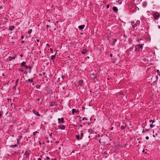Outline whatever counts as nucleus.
I'll return each mask as SVG.
<instances>
[{
    "label": "nucleus",
    "instance_id": "6ab92c4d",
    "mask_svg": "<svg viewBox=\"0 0 160 160\" xmlns=\"http://www.w3.org/2000/svg\"><path fill=\"white\" fill-rule=\"evenodd\" d=\"M32 31V30L31 29H30L29 30L28 32V34L30 35Z\"/></svg>",
    "mask_w": 160,
    "mask_h": 160
},
{
    "label": "nucleus",
    "instance_id": "4d7b16f0",
    "mask_svg": "<svg viewBox=\"0 0 160 160\" xmlns=\"http://www.w3.org/2000/svg\"><path fill=\"white\" fill-rule=\"evenodd\" d=\"M15 57V58L16 57V55H15V57Z\"/></svg>",
    "mask_w": 160,
    "mask_h": 160
},
{
    "label": "nucleus",
    "instance_id": "13d9d810",
    "mask_svg": "<svg viewBox=\"0 0 160 160\" xmlns=\"http://www.w3.org/2000/svg\"><path fill=\"white\" fill-rule=\"evenodd\" d=\"M51 106H52V104H51Z\"/></svg>",
    "mask_w": 160,
    "mask_h": 160
},
{
    "label": "nucleus",
    "instance_id": "f704fd0d",
    "mask_svg": "<svg viewBox=\"0 0 160 160\" xmlns=\"http://www.w3.org/2000/svg\"><path fill=\"white\" fill-rule=\"evenodd\" d=\"M112 56H113V54H110V57H112Z\"/></svg>",
    "mask_w": 160,
    "mask_h": 160
},
{
    "label": "nucleus",
    "instance_id": "2f4dec72",
    "mask_svg": "<svg viewBox=\"0 0 160 160\" xmlns=\"http://www.w3.org/2000/svg\"><path fill=\"white\" fill-rule=\"evenodd\" d=\"M17 146H18V145H17V144H15V145H12V146H13V147H17Z\"/></svg>",
    "mask_w": 160,
    "mask_h": 160
},
{
    "label": "nucleus",
    "instance_id": "603ef678",
    "mask_svg": "<svg viewBox=\"0 0 160 160\" xmlns=\"http://www.w3.org/2000/svg\"><path fill=\"white\" fill-rule=\"evenodd\" d=\"M49 27V25H47V27L48 28V27Z\"/></svg>",
    "mask_w": 160,
    "mask_h": 160
},
{
    "label": "nucleus",
    "instance_id": "5fc2aeb1",
    "mask_svg": "<svg viewBox=\"0 0 160 160\" xmlns=\"http://www.w3.org/2000/svg\"><path fill=\"white\" fill-rule=\"evenodd\" d=\"M1 114H0V118L1 117Z\"/></svg>",
    "mask_w": 160,
    "mask_h": 160
},
{
    "label": "nucleus",
    "instance_id": "0eeeda50",
    "mask_svg": "<svg viewBox=\"0 0 160 160\" xmlns=\"http://www.w3.org/2000/svg\"><path fill=\"white\" fill-rule=\"evenodd\" d=\"M91 76L92 78H93L94 79H96L97 78V77L94 74V73H92L91 74Z\"/></svg>",
    "mask_w": 160,
    "mask_h": 160
},
{
    "label": "nucleus",
    "instance_id": "ea45409f",
    "mask_svg": "<svg viewBox=\"0 0 160 160\" xmlns=\"http://www.w3.org/2000/svg\"><path fill=\"white\" fill-rule=\"evenodd\" d=\"M20 56L21 57H23V55H22V54H20Z\"/></svg>",
    "mask_w": 160,
    "mask_h": 160
},
{
    "label": "nucleus",
    "instance_id": "2eb2a0df",
    "mask_svg": "<svg viewBox=\"0 0 160 160\" xmlns=\"http://www.w3.org/2000/svg\"><path fill=\"white\" fill-rule=\"evenodd\" d=\"M126 128V125H121V128L122 130H124Z\"/></svg>",
    "mask_w": 160,
    "mask_h": 160
},
{
    "label": "nucleus",
    "instance_id": "cd10ccee",
    "mask_svg": "<svg viewBox=\"0 0 160 160\" xmlns=\"http://www.w3.org/2000/svg\"><path fill=\"white\" fill-rule=\"evenodd\" d=\"M141 40V39L140 38H138V42L139 43H140V41Z\"/></svg>",
    "mask_w": 160,
    "mask_h": 160
},
{
    "label": "nucleus",
    "instance_id": "a878e982",
    "mask_svg": "<svg viewBox=\"0 0 160 160\" xmlns=\"http://www.w3.org/2000/svg\"><path fill=\"white\" fill-rule=\"evenodd\" d=\"M50 52H51V53H53V50L52 48H50Z\"/></svg>",
    "mask_w": 160,
    "mask_h": 160
},
{
    "label": "nucleus",
    "instance_id": "3c124183",
    "mask_svg": "<svg viewBox=\"0 0 160 160\" xmlns=\"http://www.w3.org/2000/svg\"><path fill=\"white\" fill-rule=\"evenodd\" d=\"M99 142L100 143H101V141H100V140H99Z\"/></svg>",
    "mask_w": 160,
    "mask_h": 160
},
{
    "label": "nucleus",
    "instance_id": "a19ab883",
    "mask_svg": "<svg viewBox=\"0 0 160 160\" xmlns=\"http://www.w3.org/2000/svg\"><path fill=\"white\" fill-rule=\"evenodd\" d=\"M109 5H108L107 6V8H109Z\"/></svg>",
    "mask_w": 160,
    "mask_h": 160
},
{
    "label": "nucleus",
    "instance_id": "1a4fd4ad",
    "mask_svg": "<svg viewBox=\"0 0 160 160\" xmlns=\"http://www.w3.org/2000/svg\"><path fill=\"white\" fill-rule=\"evenodd\" d=\"M136 48H143V46L142 44H139L136 45Z\"/></svg>",
    "mask_w": 160,
    "mask_h": 160
},
{
    "label": "nucleus",
    "instance_id": "7ed1b4c3",
    "mask_svg": "<svg viewBox=\"0 0 160 160\" xmlns=\"http://www.w3.org/2000/svg\"><path fill=\"white\" fill-rule=\"evenodd\" d=\"M58 128L61 130H64L65 129V126L64 125H59L58 126Z\"/></svg>",
    "mask_w": 160,
    "mask_h": 160
},
{
    "label": "nucleus",
    "instance_id": "39448f33",
    "mask_svg": "<svg viewBox=\"0 0 160 160\" xmlns=\"http://www.w3.org/2000/svg\"><path fill=\"white\" fill-rule=\"evenodd\" d=\"M88 131L90 134H93L94 133V132L92 129H89Z\"/></svg>",
    "mask_w": 160,
    "mask_h": 160
},
{
    "label": "nucleus",
    "instance_id": "de8ad7c7",
    "mask_svg": "<svg viewBox=\"0 0 160 160\" xmlns=\"http://www.w3.org/2000/svg\"><path fill=\"white\" fill-rule=\"evenodd\" d=\"M37 41L38 42H39V40H37Z\"/></svg>",
    "mask_w": 160,
    "mask_h": 160
},
{
    "label": "nucleus",
    "instance_id": "ddd939ff",
    "mask_svg": "<svg viewBox=\"0 0 160 160\" xmlns=\"http://www.w3.org/2000/svg\"><path fill=\"white\" fill-rule=\"evenodd\" d=\"M83 81L82 80H80L79 81V84L80 85L82 86V85Z\"/></svg>",
    "mask_w": 160,
    "mask_h": 160
},
{
    "label": "nucleus",
    "instance_id": "aec40b11",
    "mask_svg": "<svg viewBox=\"0 0 160 160\" xmlns=\"http://www.w3.org/2000/svg\"><path fill=\"white\" fill-rule=\"evenodd\" d=\"M25 62H23L21 63V65L22 66H24L25 67Z\"/></svg>",
    "mask_w": 160,
    "mask_h": 160
},
{
    "label": "nucleus",
    "instance_id": "412c9836",
    "mask_svg": "<svg viewBox=\"0 0 160 160\" xmlns=\"http://www.w3.org/2000/svg\"><path fill=\"white\" fill-rule=\"evenodd\" d=\"M149 129H144L142 131V133H144L145 132L148 131Z\"/></svg>",
    "mask_w": 160,
    "mask_h": 160
},
{
    "label": "nucleus",
    "instance_id": "09e8293b",
    "mask_svg": "<svg viewBox=\"0 0 160 160\" xmlns=\"http://www.w3.org/2000/svg\"><path fill=\"white\" fill-rule=\"evenodd\" d=\"M12 105H13V103H11V106H12Z\"/></svg>",
    "mask_w": 160,
    "mask_h": 160
},
{
    "label": "nucleus",
    "instance_id": "49530a36",
    "mask_svg": "<svg viewBox=\"0 0 160 160\" xmlns=\"http://www.w3.org/2000/svg\"><path fill=\"white\" fill-rule=\"evenodd\" d=\"M7 155L8 156H10V155L9 154H7Z\"/></svg>",
    "mask_w": 160,
    "mask_h": 160
},
{
    "label": "nucleus",
    "instance_id": "f03ea898",
    "mask_svg": "<svg viewBox=\"0 0 160 160\" xmlns=\"http://www.w3.org/2000/svg\"><path fill=\"white\" fill-rule=\"evenodd\" d=\"M58 123H64V119L63 118H58Z\"/></svg>",
    "mask_w": 160,
    "mask_h": 160
},
{
    "label": "nucleus",
    "instance_id": "4be33fe9",
    "mask_svg": "<svg viewBox=\"0 0 160 160\" xmlns=\"http://www.w3.org/2000/svg\"><path fill=\"white\" fill-rule=\"evenodd\" d=\"M88 120V119L87 118H86L85 117H83L82 118V121H84V120H85L86 121H87V120Z\"/></svg>",
    "mask_w": 160,
    "mask_h": 160
},
{
    "label": "nucleus",
    "instance_id": "79ce46f5",
    "mask_svg": "<svg viewBox=\"0 0 160 160\" xmlns=\"http://www.w3.org/2000/svg\"><path fill=\"white\" fill-rule=\"evenodd\" d=\"M158 28L159 29H160V26L158 25Z\"/></svg>",
    "mask_w": 160,
    "mask_h": 160
},
{
    "label": "nucleus",
    "instance_id": "a211bd4d",
    "mask_svg": "<svg viewBox=\"0 0 160 160\" xmlns=\"http://www.w3.org/2000/svg\"><path fill=\"white\" fill-rule=\"evenodd\" d=\"M15 58V57H9V61H11L13 59H14Z\"/></svg>",
    "mask_w": 160,
    "mask_h": 160
},
{
    "label": "nucleus",
    "instance_id": "e433bc0d",
    "mask_svg": "<svg viewBox=\"0 0 160 160\" xmlns=\"http://www.w3.org/2000/svg\"><path fill=\"white\" fill-rule=\"evenodd\" d=\"M46 46H47V47H49V44H46Z\"/></svg>",
    "mask_w": 160,
    "mask_h": 160
},
{
    "label": "nucleus",
    "instance_id": "7c9ffc66",
    "mask_svg": "<svg viewBox=\"0 0 160 160\" xmlns=\"http://www.w3.org/2000/svg\"><path fill=\"white\" fill-rule=\"evenodd\" d=\"M19 142V140L18 138H17V144H18Z\"/></svg>",
    "mask_w": 160,
    "mask_h": 160
},
{
    "label": "nucleus",
    "instance_id": "f3484780",
    "mask_svg": "<svg viewBox=\"0 0 160 160\" xmlns=\"http://www.w3.org/2000/svg\"><path fill=\"white\" fill-rule=\"evenodd\" d=\"M72 114L74 115L75 112H76V110L75 109H72Z\"/></svg>",
    "mask_w": 160,
    "mask_h": 160
},
{
    "label": "nucleus",
    "instance_id": "58836bf2",
    "mask_svg": "<svg viewBox=\"0 0 160 160\" xmlns=\"http://www.w3.org/2000/svg\"><path fill=\"white\" fill-rule=\"evenodd\" d=\"M113 129V127H112L111 128V130H112Z\"/></svg>",
    "mask_w": 160,
    "mask_h": 160
},
{
    "label": "nucleus",
    "instance_id": "4c0bfd02",
    "mask_svg": "<svg viewBox=\"0 0 160 160\" xmlns=\"http://www.w3.org/2000/svg\"><path fill=\"white\" fill-rule=\"evenodd\" d=\"M38 160H42V159L41 158H38Z\"/></svg>",
    "mask_w": 160,
    "mask_h": 160
},
{
    "label": "nucleus",
    "instance_id": "bb28decb",
    "mask_svg": "<svg viewBox=\"0 0 160 160\" xmlns=\"http://www.w3.org/2000/svg\"><path fill=\"white\" fill-rule=\"evenodd\" d=\"M155 127V125H154L151 124L150 125V128H153Z\"/></svg>",
    "mask_w": 160,
    "mask_h": 160
},
{
    "label": "nucleus",
    "instance_id": "8fccbe9b",
    "mask_svg": "<svg viewBox=\"0 0 160 160\" xmlns=\"http://www.w3.org/2000/svg\"><path fill=\"white\" fill-rule=\"evenodd\" d=\"M80 127H82V125H80Z\"/></svg>",
    "mask_w": 160,
    "mask_h": 160
},
{
    "label": "nucleus",
    "instance_id": "20e7f679",
    "mask_svg": "<svg viewBox=\"0 0 160 160\" xmlns=\"http://www.w3.org/2000/svg\"><path fill=\"white\" fill-rule=\"evenodd\" d=\"M88 51V50L86 49H84L82 50L81 52L83 54H86Z\"/></svg>",
    "mask_w": 160,
    "mask_h": 160
},
{
    "label": "nucleus",
    "instance_id": "72a5a7b5",
    "mask_svg": "<svg viewBox=\"0 0 160 160\" xmlns=\"http://www.w3.org/2000/svg\"><path fill=\"white\" fill-rule=\"evenodd\" d=\"M131 23H132V24H135V23H134V21H133L131 22Z\"/></svg>",
    "mask_w": 160,
    "mask_h": 160
},
{
    "label": "nucleus",
    "instance_id": "c756f323",
    "mask_svg": "<svg viewBox=\"0 0 160 160\" xmlns=\"http://www.w3.org/2000/svg\"><path fill=\"white\" fill-rule=\"evenodd\" d=\"M32 111L33 113L35 115L36 114V113L35 111L34 110H33Z\"/></svg>",
    "mask_w": 160,
    "mask_h": 160
},
{
    "label": "nucleus",
    "instance_id": "b1692460",
    "mask_svg": "<svg viewBox=\"0 0 160 160\" xmlns=\"http://www.w3.org/2000/svg\"><path fill=\"white\" fill-rule=\"evenodd\" d=\"M35 115H36L37 116H40V114H39V113L38 112H36V114Z\"/></svg>",
    "mask_w": 160,
    "mask_h": 160
},
{
    "label": "nucleus",
    "instance_id": "dca6fc26",
    "mask_svg": "<svg viewBox=\"0 0 160 160\" xmlns=\"http://www.w3.org/2000/svg\"><path fill=\"white\" fill-rule=\"evenodd\" d=\"M79 135L80 137V138L82 139L83 137V133L82 132H81Z\"/></svg>",
    "mask_w": 160,
    "mask_h": 160
},
{
    "label": "nucleus",
    "instance_id": "423d86ee",
    "mask_svg": "<svg viewBox=\"0 0 160 160\" xmlns=\"http://www.w3.org/2000/svg\"><path fill=\"white\" fill-rule=\"evenodd\" d=\"M85 26V25H80L78 27V28L79 29L82 30L84 28Z\"/></svg>",
    "mask_w": 160,
    "mask_h": 160
},
{
    "label": "nucleus",
    "instance_id": "c03bdc74",
    "mask_svg": "<svg viewBox=\"0 0 160 160\" xmlns=\"http://www.w3.org/2000/svg\"><path fill=\"white\" fill-rule=\"evenodd\" d=\"M26 154L27 156H28V154L26 153Z\"/></svg>",
    "mask_w": 160,
    "mask_h": 160
},
{
    "label": "nucleus",
    "instance_id": "6e6552de",
    "mask_svg": "<svg viewBox=\"0 0 160 160\" xmlns=\"http://www.w3.org/2000/svg\"><path fill=\"white\" fill-rule=\"evenodd\" d=\"M28 81L29 82H30V83H32V86L34 85V84L33 83V80L32 79H29L28 80Z\"/></svg>",
    "mask_w": 160,
    "mask_h": 160
},
{
    "label": "nucleus",
    "instance_id": "473e14b6",
    "mask_svg": "<svg viewBox=\"0 0 160 160\" xmlns=\"http://www.w3.org/2000/svg\"><path fill=\"white\" fill-rule=\"evenodd\" d=\"M146 138V139H147V140H148V139H149V137H148V136H146V138Z\"/></svg>",
    "mask_w": 160,
    "mask_h": 160
},
{
    "label": "nucleus",
    "instance_id": "bf43d9fd",
    "mask_svg": "<svg viewBox=\"0 0 160 160\" xmlns=\"http://www.w3.org/2000/svg\"><path fill=\"white\" fill-rule=\"evenodd\" d=\"M158 71H159V70H157V72H158Z\"/></svg>",
    "mask_w": 160,
    "mask_h": 160
},
{
    "label": "nucleus",
    "instance_id": "9b49d317",
    "mask_svg": "<svg viewBox=\"0 0 160 160\" xmlns=\"http://www.w3.org/2000/svg\"><path fill=\"white\" fill-rule=\"evenodd\" d=\"M15 27L13 26H10L9 30L10 31H12L14 29Z\"/></svg>",
    "mask_w": 160,
    "mask_h": 160
},
{
    "label": "nucleus",
    "instance_id": "f8f14e48",
    "mask_svg": "<svg viewBox=\"0 0 160 160\" xmlns=\"http://www.w3.org/2000/svg\"><path fill=\"white\" fill-rule=\"evenodd\" d=\"M113 10L115 12H117L118 11V8L117 7H114L113 8Z\"/></svg>",
    "mask_w": 160,
    "mask_h": 160
},
{
    "label": "nucleus",
    "instance_id": "5701e85b",
    "mask_svg": "<svg viewBox=\"0 0 160 160\" xmlns=\"http://www.w3.org/2000/svg\"><path fill=\"white\" fill-rule=\"evenodd\" d=\"M25 67L26 68H29L30 69L31 68V67L30 66H25Z\"/></svg>",
    "mask_w": 160,
    "mask_h": 160
},
{
    "label": "nucleus",
    "instance_id": "a18cd8bd",
    "mask_svg": "<svg viewBox=\"0 0 160 160\" xmlns=\"http://www.w3.org/2000/svg\"><path fill=\"white\" fill-rule=\"evenodd\" d=\"M23 36H22V39H23Z\"/></svg>",
    "mask_w": 160,
    "mask_h": 160
},
{
    "label": "nucleus",
    "instance_id": "864d4df0",
    "mask_svg": "<svg viewBox=\"0 0 160 160\" xmlns=\"http://www.w3.org/2000/svg\"><path fill=\"white\" fill-rule=\"evenodd\" d=\"M35 132H34L33 133V134H35Z\"/></svg>",
    "mask_w": 160,
    "mask_h": 160
},
{
    "label": "nucleus",
    "instance_id": "9d476101",
    "mask_svg": "<svg viewBox=\"0 0 160 160\" xmlns=\"http://www.w3.org/2000/svg\"><path fill=\"white\" fill-rule=\"evenodd\" d=\"M56 53H57V52H56L55 55H53L51 56V60H53L55 58Z\"/></svg>",
    "mask_w": 160,
    "mask_h": 160
},
{
    "label": "nucleus",
    "instance_id": "c85d7f7f",
    "mask_svg": "<svg viewBox=\"0 0 160 160\" xmlns=\"http://www.w3.org/2000/svg\"><path fill=\"white\" fill-rule=\"evenodd\" d=\"M149 122H152V123H154L155 122V120H150L149 121Z\"/></svg>",
    "mask_w": 160,
    "mask_h": 160
},
{
    "label": "nucleus",
    "instance_id": "f257e3e1",
    "mask_svg": "<svg viewBox=\"0 0 160 160\" xmlns=\"http://www.w3.org/2000/svg\"><path fill=\"white\" fill-rule=\"evenodd\" d=\"M153 16L156 19H157L158 18L159 16L158 13L155 12L154 13Z\"/></svg>",
    "mask_w": 160,
    "mask_h": 160
},
{
    "label": "nucleus",
    "instance_id": "4468645a",
    "mask_svg": "<svg viewBox=\"0 0 160 160\" xmlns=\"http://www.w3.org/2000/svg\"><path fill=\"white\" fill-rule=\"evenodd\" d=\"M76 138L78 140H79L81 139V138H80V136L79 134H78V135H77L76 136Z\"/></svg>",
    "mask_w": 160,
    "mask_h": 160
},
{
    "label": "nucleus",
    "instance_id": "c9c22d12",
    "mask_svg": "<svg viewBox=\"0 0 160 160\" xmlns=\"http://www.w3.org/2000/svg\"><path fill=\"white\" fill-rule=\"evenodd\" d=\"M129 50L130 51H131L132 50V48H130Z\"/></svg>",
    "mask_w": 160,
    "mask_h": 160
},
{
    "label": "nucleus",
    "instance_id": "393cba45",
    "mask_svg": "<svg viewBox=\"0 0 160 160\" xmlns=\"http://www.w3.org/2000/svg\"><path fill=\"white\" fill-rule=\"evenodd\" d=\"M132 26L133 28H135L137 26V25H136V24L135 23L132 24Z\"/></svg>",
    "mask_w": 160,
    "mask_h": 160
},
{
    "label": "nucleus",
    "instance_id": "37998d69",
    "mask_svg": "<svg viewBox=\"0 0 160 160\" xmlns=\"http://www.w3.org/2000/svg\"><path fill=\"white\" fill-rule=\"evenodd\" d=\"M114 41L115 42H116L117 41V40L116 39H115L114 40Z\"/></svg>",
    "mask_w": 160,
    "mask_h": 160
},
{
    "label": "nucleus",
    "instance_id": "6e6d98bb",
    "mask_svg": "<svg viewBox=\"0 0 160 160\" xmlns=\"http://www.w3.org/2000/svg\"><path fill=\"white\" fill-rule=\"evenodd\" d=\"M153 136L154 137H155V136L154 135H153Z\"/></svg>",
    "mask_w": 160,
    "mask_h": 160
}]
</instances>
